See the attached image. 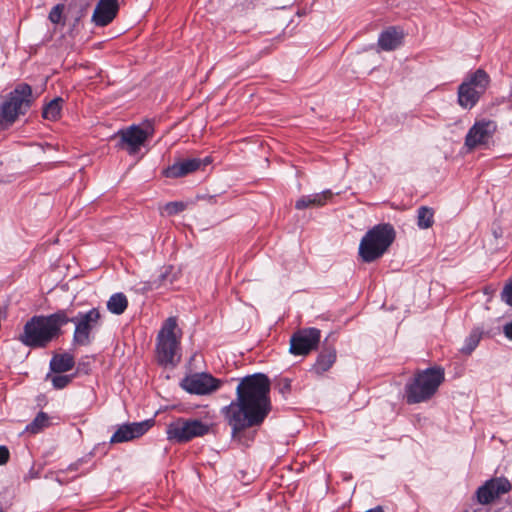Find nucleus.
<instances>
[{
  "instance_id": "6ab92c4d",
  "label": "nucleus",
  "mask_w": 512,
  "mask_h": 512,
  "mask_svg": "<svg viewBox=\"0 0 512 512\" xmlns=\"http://www.w3.org/2000/svg\"><path fill=\"white\" fill-rule=\"evenodd\" d=\"M333 195L334 194L331 190H325L321 193L311 195H304L296 201L295 208L303 210L306 208L322 207L332 199Z\"/></svg>"
},
{
  "instance_id": "7ed1b4c3",
  "label": "nucleus",
  "mask_w": 512,
  "mask_h": 512,
  "mask_svg": "<svg viewBox=\"0 0 512 512\" xmlns=\"http://www.w3.org/2000/svg\"><path fill=\"white\" fill-rule=\"evenodd\" d=\"M444 379V369L439 366L418 370L405 384L404 398L406 403L412 405L430 400Z\"/></svg>"
},
{
  "instance_id": "7c9ffc66",
  "label": "nucleus",
  "mask_w": 512,
  "mask_h": 512,
  "mask_svg": "<svg viewBox=\"0 0 512 512\" xmlns=\"http://www.w3.org/2000/svg\"><path fill=\"white\" fill-rule=\"evenodd\" d=\"M9 450L5 446H0V465L6 464L9 460Z\"/></svg>"
},
{
  "instance_id": "4468645a",
  "label": "nucleus",
  "mask_w": 512,
  "mask_h": 512,
  "mask_svg": "<svg viewBox=\"0 0 512 512\" xmlns=\"http://www.w3.org/2000/svg\"><path fill=\"white\" fill-rule=\"evenodd\" d=\"M150 135L151 131L149 129H142L135 125L118 132V136L121 139V147L126 148L130 154H135Z\"/></svg>"
},
{
  "instance_id": "dca6fc26",
  "label": "nucleus",
  "mask_w": 512,
  "mask_h": 512,
  "mask_svg": "<svg viewBox=\"0 0 512 512\" xmlns=\"http://www.w3.org/2000/svg\"><path fill=\"white\" fill-rule=\"evenodd\" d=\"M119 10L118 0H99L92 14V22L99 27L107 26Z\"/></svg>"
},
{
  "instance_id": "2f4dec72",
  "label": "nucleus",
  "mask_w": 512,
  "mask_h": 512,
  "mask_svg": "<svg viewBox=\"0 0 512 512\" xmlns=\"http://www.w3.org/2000/svg\"><path fill=\"white\" fill-rule=\"evenodd\" d=\"M503 332L505 336L512 341V321L504 326Z\"/></svg>"
},
{
  "instance_id": "9d476101",
  "label": "nucleus",
  "mask_w": 512,
  "mask_h": 512,
  "mask_svg": "<svg viewBox=\"0 0 512 512\" xmlns=\"http://www.w3.org/2000/svg\"><path fill=\"white\" fill-rule=\"evenodd\" d=\"M497 129V125L492 120L476 121L468 130L465 137V146L473 150L478 146L488 144Z\"/></svg>"
},
{
  "instance_id": "20e7f679",
  "label": "nucleus",
  "mask_w": 512,
  "mask_h": 512,
  "mask_svg": "<svg viewBox=\"0 0 512 512\" xmlns=\"http://www.w3.org/2000/svg\"><path fill=\"white\" fill-rule=\"evenodd\" d=\"M396 237L394 227L389 223L377 224L362 237L358 254L363 262L372 263L381 258Z\"/></svg>"
},
{
  "instance_id": "f3484780",
  "label": "nucleus",
  "mask_w": 512,
  "mask_h": 512,
  "mask_svg": "<svg viewBox=\"0 0 512 512\" xmlns=\"http://www.w3.org/2000/svg\"><path fill=\"white\" fill-rule=\"evenodd\" d=\"M205 165L206 163L199 158L181 159L166 168L163 174L167 178H180L200 170Z\"/></svg>"
},
{
  "instance_id": "0eeeda50",
  "label": "nucleus",
  "mask_w": 512,
  "mask_h": 512,
  "mask_svg": "<svg viewBox=\"0 0 512 512\" xmlns=\"http://www.w3.org/2000/svg\"><path fill=\"white\" fill-rule=\"evenodd\" d=\"M490 82L489 75L478 69L459 86L458 103L465 109L473 108L484 94Z\"/></svg>"
},
{
  "instance_id": "cd10ccee",
  "label": "nucleus",
  "mask_w": 512,
  "mask_h": 512,
  "mask_svg": "<svg viewBox=\"0 0 512 512\" xmlns=\"http://www.w3.org/2000/svg\"><path fill=\"white\" fill-rule=\"evenodd\" d=\"M50 378H51L53 386L56 389H62L64 387H66L71 381V377L67 376V375H54V376H51Z\"/></svg>"
},
{
  "instance_id": "ddd939ff",
  "label": "nucleus",
  "mask_w": 512,
  "mask_h": 512,
  "mask_svg": "<svg viewBox=\"0 0 512 512\" xmlns=\"http://www.w3.org/2000/svg\"><path fill=\"white\" fill-rule=\"evenodd\" d=\"M100 319L101 314L96 308L79 315L74 332V341L80 345L88 344L90 332L99 324Z\"/></svg>"
},
{
  "instance_id": "c756f323",
  "label": "nucleus",
  "mask_w": 512,
  "mask_h": 512,
  "mask_svg": "<svg viewBox=\"0 0 512 512\" xmlns=\"http://www.w3.org/2000/svg\"><path fill=\"white\" fill-rule=\"evenodd\" d=\"M501 298L505 303L512 306V283L504 287Z\"/></svg>"
},
{
  "instance_id": "9b49d317",
  "label": "nucleus",
  "mask_w": 512,
  "mask_h": 512,
  "mask_svg": "<svg viewBox=\"0 0 512 512\" xmlns=\"http://www.w3.org/2000/svg\"><path fill=\"white\" fill-rule=\"evenodd\" d=\"M512 486L510 481L505 477H495L485 482L484 485L477 490V499L479 503L487 505L503 494L508 493Z\"/></svg>"
},
{
  "instance_id": "c85d7f7f",
  "label": "nucleus",
  "mask_w": 512,
  "mask_h": 512,
  "mask_svg": "<svg viewBox=\"0 0 512 512\" xmlns=\"http://www.w3.org/2000/svg\"><path fill=\"white\" fill-rule=\"evenodd\" d=\"M63 6H55L49 13V19L52 23H59L62 17Z\"/></svg>"
},
{
  "instance_id": "5701e85b",
  "label": "nucleus",
  "mask_w": 512,
  "mask_h": 512,
  "mask_svg": "<svg viewBox=\"0 0 512 512\" xmlns=\"http://www.w3.org/2000/svg\"><path fill=\"white\" fill-rule=\"evenodd\" d=\"M434 224V210L427 206H421L417 210V225L421 229H428Z\"/></svg>"
},
{
  "instance_id": "f03ea898",
  "label": "nucleus",
  "mask_w": 512,
  "mask_h": 512,
  "mask_svg": "<svg viewBox=\"0 0 512 512\" xmlns=\"http://www.w3.org/2000/svg\"><path fill=\"white\" fill-rule=\"evenodd\" d=\"M69 321L64 312L49 316H34L26 322L19 340L29 347H45L60 334L61 327Z\"/></svg>"
},
{
  "instance_id": "4be33fe9",
  "label": "nucleus",
  "mask_w": 512,
  "mask_h": 512,
  "mask_svg": "<svg viewBox=\"0 0 512 512\" xmlns=\"http://www.w3.org/2000/svg\"><path fill=\"white\" fill-rule=\"evenodd\" d=\"M128 306L127 297L123 293L112 295L107 301V309L116 315L124 313Z\"/></svg>"
},
{
  "instance_id": "a211bd4d",
  "label": "nucleus",
  "mask_w": 512,
  "mask_h": 512,
  "mask_svg": "<svg viewBox=\"0 0 512 512\" xmlns=\"http://www.w3.org/2000/svg\"><path fill=\"white\" fill-rule=\"evenodd\" d=\"M403 37L401 30L396 27H389L379 35L378 45L384 51H393L402 44Z\"/></svg>"
},
{
  "instance_id": "412c9836",
  "label": "nucleus",
  "mask_w": 512,
  "mask_h": 512,
  "mask_svg": "<svg viewBox=\"0 0 512 512\" xmlns=\"http://www.w3.org/2000/svg\"><path fill=\"white\" fill-rule=\"evenodd\" d=\"M73 366L74 358L70 354L55 355L50 362L51 370L56 373L69 371Z\"/></svg>"
},
{
  "instance_id": "f257e3e1",
  "label": "nucleus",
  "mask_w": 512,
  "mask_h": 512,
  "mask_svg": "<svg viewBox=\"0 0 512 512\" xmlns=\"http://www.w3.org/2000/svg\"><path fill=\"white\" fill-rule=\"evenodd\" d=\"M271 382L267 375L255 373L242 378L237 386V407L229 420L232 438L243 444L253 441L255 432L269 415Z\"/></svg>"
},
{
  "instance_id": "473e14b6",
  "label": "nucleus",
  "mask_w": 512,
  "mask_h": 512,
  "mask_svg": "<svg viewBox=\"0 0 512 512\" xmlns=\"http://www.w3.org/2000/svg\"><path fill=\"white\" fill-rule=\"evenodd\" d=\"M0 512H2V511L0 510Z\"/></svg>"
},
{
  "instance_id": "2eb2a0df",
  "label": "nucleus",
  "mask_w": 512,
  "mask_h": 512,
  "mask_svg": "<svg viewBox=\"0 0 512 512\" xmlns=\"http://www.w3.org/2000/svg\"><path fill=\"white\" fill-rule=\"evenodd\" d=\"M154 425V420L130 423L120 426L111 437V443H122L139 438Z\"/></svg>"
},
{
  "instance_id": "393cba45",
  "label": "nucleus",
  "mask_w": 512,
  "mask_h": 512,
  "mask_svg": "<svg viewBox=\"0 0 512 512\" xmlns=\"http://www.w3.org/2000/svg\"><path fill=\"white\" fill-rule=\"evenodd\" d=\"M482 334L483 332L479 328L472 330L470 335L466 338L465 344L461 351L465 354H471L478 346L482 338Z\"/></svg>"
},
{
  "instance_id": "1a4fd4ad",
  "label": "nucleus",
  "mask_w": 512,
  "mask_h": 512,
  "mask_svg": "<svg viewBox=\"0 0 512 512\" xmlns=\"http://www.w3.org/2000/svg\"><path fill=\"white\" fill-rule=\"evenodd\" d=\"M321 331L317 328H305L296 331L290 339L289 351L295 356H306L318 347Z\"/></svg>"
},
{
  "instance_id": "a878e982",
  "label": "nucleus",
  "mask_w": 512,
  "mask_h": 512,
  "mask_svg": "<svg viewBox=\"0 0 512 512\" xmlns=\"http://www.w3.org/2000/svg\"><path fill=\"white\" fill-rule=\"evenodd\" d=\"M49 425L48 416L40 412L35 419L26 427V430L32 434L40 432L43 428Z\"/></svg>"
},
{
  "instance_id": "bb28decb",
  "label": "nucleus",
  "mask_w": 512,
  "mask_h": 512,
  "mask_svg": "<svg viewBox=\"0 0 512 512\" xmlns=\"http://www.w3.org/2000/svg\"><path fill=\"white\" fill-rule=\"evenodd\" d=\"M186 208H187V203H185L183 201H174V202H169V203L165 204V206L163 207V211L168 216H173V215L183 212Z\"/></svg>"
},
{
  "instance_id": "39448f33",
  "label": "nucleus",
  "mask_w": 512,
  "mask_h": 512,
  "mask_svg": "<svg viewBox=\"0 0 512 512\" xmlns=\"http://www.w3.org/2000/svg\"><path fill=\"white\" fill-rule=\"evenodd\" d=\"M180 338L181 330L178 328L177 319L169 317L157 336L156 356L161 365L174 364L178 360Z\"/></svg>"
},
{
  "instance_id": "f8f14e48",
  "label": "nucleus",
  "mask_w": 512,
  "mask_h": 512,
  "mask_svg": "<svg viewBox=\"0 0 512 512\" xmlns=\"http://www.w3.org/2000/svg\"><path fill=\"white\" fill-rule=\"evenodd\" d=\"M220 382L206 373H196L185 377L181 387L191 394L204 395L216 390Z\"/></svg>"
},
{
  "instance_id": "b1692460",
  "label": "nucleus",
  "mask_w": 512,
  "mask_h": 512,
  "mask_svg": "<svg viewBox=\"0 0 512 512\" xmlns=\"http://www.w3.org/2000/svg\"><path fill=\"white\" fill-rule=\"evenodd\" d=\"M61 98H55L50 101L43 109V117L47 120L55 121L60 117L61 113Z\"/></svg>"
},
{
  "instance_id": "6e6552de",
  "label": "nucleus",
  "mask_w": 512,
  "mask_h": 512,
  "mask_svg": "<svg viewBox=\"0 0 512 512\" xmlns=\"http://www.w3.org/2000/svg\"><path fill=\"white\" fill-rule=\"evenodd\" d=\"M210 430L209 425L197 419L178 418L167 426V438L178 443H185L193 438L202 437Z\"/></svg>"
},
{
  "instance_id": "aec40b11",
  "label": "nucleus",
  "mask_w": 512,
  "mask_h": 512,
  "mask_svg": "<svg viewBox=\"0 0 512 512\" xmlns=\"http://www.w3.org/2000/svg\"><path fill=\"white\" fill-rule=\"evenodd\" d=\"M336 357V349L334 347H323L312 367V371L317 375H322L333 366Z\"/></svg>"
},
{
  "instance_id": "423d86ee",
  "label": "nucleus",
  "mask_w": 512,
  "mask_h": 512,
  "mask_svg": "<svg viewBox=\"0 0 512 512\" xmlns=\"http://www.w3.org/2000/svg\"><path fill=\"white\" fill-rule=\"evenodd\" d=\"M32 103V90L27 84H21L12 91L0 106V125L8 127L24 114Z\"/></svg>"
}]
</instances>
